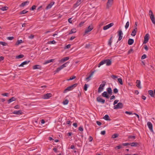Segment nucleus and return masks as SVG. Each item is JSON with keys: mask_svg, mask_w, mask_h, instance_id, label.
Masks as SVG:
<instances>
[{"mask_svg": "<svg viewBox=\"0 0 155 155\" xmlns=\"http://www.w3.org/2000/svg\"><path fill=\"white\" fill-rule=\"evenodd\" d=\"M106 133V131L105 130H103V131H101V134L102 135H104V134H105Z\"/></svg>", "mask_w": 155, "mask_h": 155, "instance_id": "69168bd1", "label": "nucleus"}, {"mask_svg": "<svg viewBox=\"0 0 155 155\" xmlns=\"http://www.w3.org/2000/svg\"><path fill=\"white\" fill-rule=\"evenodd\" d=\"M147 125L150 130L152 132H153V126L152 123L150 122H149L147 123Z\"/></svg>", "mask_w": 155, "mask_h": 155, "instance_id": "9d476101", "label": "nucleus"}, {"mask_svg": "<svg viewBox=\"0 0 155 155\" xmlns=\"http://www.w3.org/2000/svg\"><path fill=\"white\" fill-rule=\"evenodd\" d=\"M118 82H119L120 84L122 85L123 84V83L122 82V79L121 78H119L118 79Z\"/></svg>", "mask_w": 155, "mask_h": 155, "instance_id": "58836bf2", "label": "nucleus"}, {"mask_svg": "<svg viewBox=\"0 0 155 155\" xmlns=\"http://www.w3.org/2000/svg\"><path fill=\"white\" fill-rule=\"evenodd\" d=\"M28 12V11H26L25 10H23L22 11H21L20 12L19 14L21 15L22 14H25L27 13Z\"/></svg>", "mask_w": 155, "mask_h": 155, "instance_id": "c9c22d12", "label": "nucleus"}, {"mask_svg": "<svg viewBox=\"0 0 155 155\" xmlns=\"http://www.w3.org/2000/svg\"><path fill=\"white\" fill-rule=\"evenodd\" d=\"M30 62V61H25L23 62L25 65L27 64Z\"/></svg>", "mask_w": 155, "mask_h": 155, "instance_id": "5fc2aeb1", "label": "nucleus"}, {"mask_svg": "<svg viewBox=\"0 0 155 155\" xmlns=\"http://www.w3.org/2000/svg\"><path fill=\"white\" fill-rule=\"evenodd\" d=\"M111 77L114 79L117 78V76L115 75H112L111 76Z\"/></svg>", "mask_w": 155, "mask_h": 155, "instance_id": "774afa93", "label": "nucleus"}, {"mask_svg": "<svg viewBox=\"0 0 155 155\" xmlns=\"http://www.w3.org/2000/svg\"><path fill=\"white\" fill-rule=\"evenodd\" d=\"M114 25V23H111L107 25V29L110 28L111 27L113 26Z\"/></svg>", "mask_w": 155, "mask_h": 155, "instance_id": "2f4dec72", "label": "nucleus"}, {"mask_svg": "<svg viewBox=\"0 0 155 155\" xmlns=\"http://www.w3.org/2000/svg\"><path fill=\"white\" fill-rule=\"evenodd\" d=\"M16 100V98L15 97H12L8 100V103L9 104L11 102H12L13 101H15Z\"/></svg>", "mask_w": 155, "mask_h": 155, "instance_id": "a211bd4d", "label": "nucleus"}, {"mask_svg": "<svg viewBox=\"0 0 155 155\" xmlns=\"http://www.w3.org/2000/svg\"><path fill=\"white\" fill-rule=\"evenodd\" d=\"M150 18L151 19L152 22L153 24L155 25V18L154 16L151 17Z\"/></svg>", "mask_w": 155, "mask_h": 155, "instance_id": "bb28decb", "label": "nucleus"}, {"mask_svg": "<svg viewBox=\"0 0 155 155\" xmlns=\"http://www.w3.org/2000/svg\"><path fill=\"white\" fill-rule=\"evenodd\" d=\"M103 97L107 98V91H104L102 94Z\"/></svg>", "mask_w": 155, "mask_h": 155, "instance_id": "c03bdc74", "label": "nucleus"}, {"mask_svg": "<svg viewBox=\"0 0 155 155\" xmlns=\"http://www.w3.org/2000/svg\"><path fill=\"white\" fill-rule=\"evenodd\" d=\"M106 24V23H105V22H102L101 23V24H100L99 26L100 27H101L103 25Z\"/></svg>", "mask_w": 155, "mask_h": 155, "instance_id": "0e129e2a", "label": "nucleus"}, {"mask_svg": "<svg viewBox=\"0 0 155 155\" xmlns=\"http://www.w3.org/2000/svg\"><path fill=\"white\" fill-rule=\"evenodd\" d=\"M119 134H114L112 136V138H115L118 137Z\"/></svg>", "mask_w": 155, "mask_h": 155, "instance_id": "473e14b6", "label": "nucleus"}, {"mask_svg": "<svg viewBox=\"0 0 155 155\" xmlns=\"http://www.w3.org/2000/svg\"><path fill=\"white\" fill-rule=\"evenodd\" d=\"M78 130H79L82 131L83 130V128L82 126H80L78 128Z\"/></svg>", "mask_w": 155, "mask_h": 155, "instance_id": "3c124183", "label": "nucleus"}, {"mask_svg": "<svg viewBox=\"0 0 155 155\" xmlns=\"http://www.w3.org/2000/svg\"><path fill=\"white\" fill-rule=\"evenodd\" d=\"M112 36L109 40L108 41V45H109L110 46L111 45V44L112 41Z\"/></svg>", "mask_w": 155, "mask_h": 155, "instance_id": "72a5a7b5", "label": "nucleus"}, {"mask_svg": "<svg viewBox=\"0 0 155 155\" xmlns=\"http://www.w3.org/2000/svg\"><path fill=\"white\" fill-rule=\"evenodd\" d=\"M129 22L128 21H127L126 24L125 26V27L126 29H127L129 27Z\"/></svg>", "mask_w": 155, "mask_h": 155, "instance_id": "79ce46f5", "label": "nucleus"}, {"mask_svg": "<svg viewBox=\"0 0 155 155\" xmlns=\"http://www.w3.org/2000/svg\"><path fill=\"white\" fill-rule=\"evenodd\" d=\"M136 83L137 84L136 86L139 89L141 88V87L140 86V80H137Z\"/></svg>", "mask_w": 155, "mask_h": 155, "instance_id": "4468645a", "label": "nucleus"}, {"mask_svg": "<svg viewBox=\"0 0 155 155\" xmlns=\"http://www.w3.org/2000/svg\"><path fill=\"white\" fill-rule=\"evenodd\" d=\"M76 32V29L75 28H73L71 30V31L69 33V34H71L73 33H75Z\"/></svg>", "mask_w": 155, "mask_h": 155, "instance_id": "a878e982", "label": "nucleus"}, {"mask_svg": "<svg viewBox=\"0 0 155 155\" xmlns=\"http://www.w3.org/2000/svg\"><path fill=\"white\" fill-rule=\"evenodd\" d=\"M147 57L146 55L143 54L141 57V58L142 59H143Z\"/></svg>", "mask_w": 155, "mask_h": 155, "instance_id": "603ef678", "label": "nucleus"}, {"mask_svg": "<svg viewBox=\"0 0 155 155\" xmlns=\"http://www.w3.org/2000/svg\"><path fill=\"white\" fill-rule=\"evenodd\" d=\"M7 39L9 40H12L14 39L13 37H8L7 38Z\"/></svg>", "mask_w": 155, "mask_h": 155, "instance_id": "13d9d810", "label": "nucleus"}, {"mask_svg": "<svg viewBox=\"0 0 155 155\" xmlns=\"http://www.w3.org/2000/svg\"><path fill=\"white\" fill-rule=\"evenodd\" d=\"M94 71H93L90 74L89 76L86 78V79L88 81H89L90 80V78H91V76L93 75V74L94 73Z\"/></svg>", "mask_w": 155, "mask_h": 155, "instance_id": "5701e85b", "label": "nucleus"}, {"mask_svg": "<svg viewBox=\"0 0 155 155\" xmlns=\"http://www.w3.org/2000/svg\"><path fill=\"white\" fill-rule=\"evenodd\" d=\"M8 8V7L7 6H4L1 8V10L3 11H5L7 10Z\"/></svg>", "mask_w": 155, "mask_h": 155, "instance_id": "f704fd0d", "label": "nucleus"}, {"mask_svg": "<svg viewBox=\"0 0 155 155\" xmlns=\"http://www.w3.org/2000/svg\"><path fill=\"white\" fill-rule=\"evenodd\" d=\"M69 59V57H65L62 59L60 61V62L63 63L66 61L68 60Z\"/></svg>", "mask_w": 155, "mask_h": 155, "instance_id": "dca6fc26", "label": "nucleus"}, {"mask_svg": "<svg viewBox=\"0 0 155 155\" xmlns=\"http://www.w3.org/2000/svg\"><path fill=\"white\" fill-rule=\"evenodd\" d=\"M149 35L148 34H147L144 38V41L143 42V44H146L148 41L149 38Z\"/></svg>", "mask_w": 155, "mask_h": 155, "instance_id": "0eeeda50", "label": "nucleus"}, {"mask_svg": "<svg viewBox=\"0 0 155 155\" xmlns=\"http://www.w3.org/2000/svg\"><path fill=\"white\" fill-rule=\"evenodd\" d=\"M96 123H97V124L99 126H100L102 124L101 122L100 121H96Z\"/></svg>", "mask_w": 155, "mask_h": 155, "instance_id": "680f3d73", "label": "nucleus"}, {"mask_svg": "<svg viewBox=\"0 0 155 155\" xmlns=\"http://www.w3.org/2000/svg\"><path fill=\"white\" fill-rule=\"evenodd\" d=\"M113 0H108L107 2V8H109L111 7L113 5Z\"/></svg>", "mask_w": 155, "mask_h": 155, "instance_id": "39448f33", "label": "nucleus"}, {"mask_svg": "<svg viewBox=\"0 0 155 155\" xmlns=\"http://www.w3.org/2000/svg\"><path fill=\"white\" fill-rule=\"evenodd\" d=\"M118 35L119 36L118 41H120L122 38V35L123 34L122 31L121 30H119L118 31Z\"/></svg>", "mask_w": 155, "mask_h": 155, "instance_id": "20e7f679", "label": "nucleus"}, {"mask_svg": "<svg viewBox=\"0 0 155 155\" xmlns=\"http://www.w3.org/2000/svg\"><path fill=\"white\" fill-rule=\"evenodd\" d=\"M76 78V76H72L69 79H68L67 80L68 81H69L70 80H72L73 79H75Z\"/></svg>", "mask_w": 155, "mask_h": 155, "instance_id": "a18cd8bd", "label": "nucleus"}, {"mask_svg": "<svg viewBox=\"0 0 155 155\" xmlns=\"http://www.w3.org/2000/svg\"><path fill=\"white\" fill-rule=\"evenodd\" d=\"M54 2H51L46 7V9H48L51 8L52 6L54 4Z\"/></svg>", "mask_w": 155, "mask_h": 155, "instance_id": "f8f14e48", "label": "nucleus"}, {"mask_svg": "<svg viewBox=\"0 0 155 155\" xmlns=\"http://www.w3.org/2000/svg\"><path fill=\"white\" fill-rule=\"evenodd\" d=\"M107 93L111 95L112 94V90L110 87L107 88Z\"/></svg>", "mask_w": 155, "mask_h": 155, "instance_id": "4be33fe9", "label": "nucleus"}, {"mask_svg": "<svg viewBox=\"0 0 155 155\" xmlns=\"http://www.w3.org/2000/svg\"><path fill=\"white\" fill-rule=\"evenodd\" d=\"M0 44L2 45L3 46L7 45V43L3 41H0Z\"/></svg>", "mask_w": 155, "mask_h": 155, "instance_id": "ea45409f", "label": "nucleus"}, {"mask_svg": "<svg viewBox=\"0 0 155 155\" xmlns=\"http://www.w3.org/2000/svg\"><path fill=\"white\" fill-rule=\"evenodd\" d=\"M78 85V84L75 83L70 86L68 87L64 91V93H66L67 91H70L73 90L74 88L76 87Z\"/></svg>", "mask_w": 155, "mask_h": 155, "instance_id": "f257e3e1", "label": "nucleus"}, {"mask_svg": "<svg viewBox=\"0 0 155 155\" xmlns=\"http://www.w3.org/2000/svg\"><path fill=\"white\" fill-rule=\"evenodd\" d=\"M149 94L152 97H154V94L153 93V92L152 90H149L148 91Z\"/></svg>", "mask_w": 155, "mask_h": 155, "instance_id": "6ab92c4d", "label": "nucleus"}, {"mask_svg": "<svg viewBox=\"0 0 155 155\" xmlns=\"http://www.w3.org/2000/svg\"><path fill=\"white\" fill-rule=\"evenodd\" d=\"M71 46V45L70 44H68L65 47L64 49H68L70 48Z\"/></svg>", "mask_w": 155, "mask_h": 155, "instance_id": "de8ad7c7", "label": "nucleus"}, {"mask_svg": "<svg viewBox=\"0 0 155 155\" xmlns=\"http://www.w3.org/2000/svg\"><path fill=\"white\" fill-rule=\"evenodd\" d=\"M104 88H102L101 87H99L98 89V93H101L103 90Z\"/></svg>", "mask_w": 155, "mask_h": 155, "instance_id": "37998d69", "label": "nucleus"}, {"mask_svg": "<svg viewBox=\"0 0 155 155\" xmlns=\"http://www.w3.org/2000/svg\"><path fill=\"white\" fill-rule=\"evenodd\" d=\"M93 29V26L91 24L87 28L85 31V34H86L88 32L91 31Z\"/></svg>", "mask_w": 155, "mask_h": 155, "instance_id": "f03ea898", "label": "nucleus"}, {"mask_svg": "<svg viewBox=\"0 0 155 155\" xmlns=\"http://www.w3.org/2000/svg\"><path fill=\"white\" fill-rule=\"evenodd\" d=\"M97 101L98 102L102 104H104L105 102V100L102 99L100 97H98L97 98Z\"/></svg>", "mask_w": 155, "mask_h": 155, "instance_id": "6e6552de", "label": "nucleus"}, {"mask_svg": "<svg viewBox=\"0 0 155 155\" xmlns=\"http://www.w3.org/2000/svg\"><path fill=\"white\" fill-rule=\"evenodd\" d=\"M122 148V146L120 145H119V146H116L115 147V149L117 148L118 149H119L120 148Z\"/></svg>", "mask_w": 155, "mask_h": 155, "instance_id": "4d7b16f0", "label": "nucleus"}, {"mask_svg": "<svg viewBox=\"0 0 155 155\" xmlns=\"http://www.w3.org/2000/svg\"><path fill=\"white\" fill-rule=\"evenodd\" d=\"M137 32H136V31L133 30L131 34V35L133 36H134L136 35Z\"/></svg>", "mask_w": 155, "mask_h": 155, "instance_id": "e433bc0d", "label": "nucleus"}, {"mask_svg": "<svg viewBox=\"0 0 155 155\" xmlns=\"http://www.w3.org/2000/svg\"><path fill=\"white\" fill-rule=\"evenodd\" d=\"M69 102V101L68 100L66 99L63 102V104L64 105L67 104Z\"/></svg>", "mask_w": 155, "mask_h": 155, "instance_id": "a19ab883", "label": "nucleus"}, {"mask_svg": "<svg viewBox=\"0 0 155 155\" xmlns=\"http://www.w3.org/2000/svg\"><path fill=\"white\" fill-rule=\"evenodd\" d=\"M149 15H150V17L154 16L152 11L150 10H149Z\"/></svg>", "mask_w": 155, "mask_h": 155, "instance_id": "4c0bfd02", "label": "nucleus"}, {"mask_svg": "<svg viewBox=\"0 0 155 155\" xmlns=\"http://www.w3.org/2000/svg\"><path fill=\"white\" fill-rule=\"evenodd\" d=\"M83 1V0H78L74 5V7L75 8L79 6Z\"/></svg>", "mask_w": 155, "mask_h": 155, "instance_id": "1a4fd4ad", "label": "nucleus"}, {"mask_svg": "<svg viewBox=\"0 0 155 155\" xmlns=\"http://www.w3.org/2000/svg\"><path fill=\"white\" fill-rule=\"evenodd\" d=\"M112 60L111 59H107V66H110L111 64Z\"/></svg>", "mask_w": 155, "mask_h": 155, "instance_id": "c85d7f7f", "label": "nucleus"}, {"mask_svg": "<svg viewBox=\"0 0 155 155\" xmlns=\"http://www.w3.org/2000/svg\"><path fill=\"white\" fill-rule=\"evenodd\" d=\"M28 38L31 39H33L34 38V35H31L30 36H29Z\"/></svg>", "mask_w": 155, "mask_h": 155, "instance_id": "338daca9", "label": "nucleus"}, {"mask_svg": "<svg viewBox=\"0 0 155 155\" xmlns=\"http://www.w3.org/2000/svg\"><path fill=\"white\" fill-rule=\"evenodd\" d=\"M56 43V42L54 40H53L52 41H50L49 43L51 44H54Z\"/></svg>", "mask_w": 155, "mask_h": 155, "instance_id": "e2e57ef3", "label": "nucleus"}, {"mask_svg": "<svg viewBox=\"0 0 155 155\" xmlns=\"http://www.w3.org/2000/svg\"><path fill=\"white\" fill-rule=\"evenodd\" d=\"M24 57V55L22 54H20L16 57V59H20L23 58Z\"/></svg>", "mask_w": 155, "mask_h": 155, "instance_id": "7c9ffc66", "label": "nucleus"}, {"mask_svg": "<svg viewBox=\"0 0 155 155\" xmlns=\"http://www.w3.org/2000/svg\"><path fill=\"white\" fill-rule=\"evenodd\" d=\"M135 137L134 136H130L128 137V138H133L135 139Z\"/></svg>", "mask_w": 155, "mask_h": 155, "instance_id": "bf43d9fd", "label": "nucleus"}, {"mask_svg": "<svg viewBox=\"0 0 155 155\" xmlns=\"http://www.w3.org/2000/svg\"><path fill=\"white\" fill-rule=\"evenodd\" d=\"M52 96V94L51 93H47L45 94L43 96V98L45 99L49 98Z\"/></svg>", "mask_w": 155, "mask_h": 155, "instance_id": "423d86ee", "label": "nucleus"}, {"mask_svg": "<svg viewBox=\"0 0 155 155\" xmlns=\"http://www.w3.org/2000/svg\"><path fill=\"white\" fill-rule=\"evenodd\" d=\"M93 139V137L91 136H90L89 137V138H88V140H89L90 142H91L92 141V140Z\"/></svg>", "mask_w": 155, "mask_h": 155, "instance_id": "052dcab7", "label": "nucleus"}, {"mask_svg": "<svg viewBox=\"0 0 155 155\" xmlns=\"http://www.w3.org/2000/svg\"><path fill=\"white\" fill-rule=\"evenodd\" d=\"M29 2L28 1L22 2L21 4L20 5V7H24L25 5H26L27 4L29 3Z\"/></svg>", "mask_w": 155, "mask_h": 155, "instance_id": "aec40b11", "label": "nucleus"}, {"mask_svg": "<svg viewBox=\"0 0 155 155\" xmlns=\"http://www.w3.org/2000/svg\"><path fill=\"white\" fill-rule=\"evenodd\" d=\"M118 92V89L116 88H115L114 89V92L115 94H117Z\"/></svg>", "mask_w": 155, "mask_h": 155, "instance_id": "8fccbe9b", "label": "nucleus"}, {"mask_svg": "<svg viewBox=\"0 0 155 155\" xmlns=\"http://www.w3.org/2000/svg\"><path fill=\"white\" fill-rule=\"evenodd\" d=\"M40 68V65H36L33 66V69H39Z\"/></svg>", "mask_w": 155, "mask_h": 155, "instance_id": "cd10ccee", "label": "nucleus"}, {"mask_svg": "<svg viewBox=\"0 0 155 155\" xmlns=\"http://www.w3.org/2000/svg\"><path fill=\"white\" fill-rule=\"evenodd\" d=\"M23 41L21 40H18L17 41L16 43H15V45H18L20 44H21V43H23Z\"/></svg>", "mask_w": 155, "mask_h": 155, "instance_id": "b1692460", "label": "nucleus"}, {"mask_svg": "<svg viewBox=\"0 0 155 155\" xmlns=\"http://www.w3.org/2000/svg\"><path fill=\"white\" fill-rule=\"evenodd\" d=\"M102 84L100 85L99 87H101L102 88H104V87L105 85L106 82L105 81H103L102 82Z\"/></svg>", "mask_w": 155, "mask_h": 155, "instance_id": "393cba45", "label": "nucleus"}, {"mask_svg": "<svg viewBox=\"0 0 155 155\" xmlns=\"http://www.w3.org/2000/svg\"><path fill=\"white\" fill-rule=\"evenodd\" d=\"M36 7V6L35 5H33L31 8H30V10H34L35 9V8Z\"/></svg>", "mask_w": 155, "mask_h": 155, "instance_id": "49530a36", "label": "nucleus"}, {"mask_svg": "<svg viewBox=\"0 0 155 155\" xmlns=\"http://www.w3.org/2000/svg\"><path fill=\"white\" fill-rule=\"evenodd\" d=\"M123 104L122 103L119 102L117 104L114 106V109H116L119 108H121L123 107Z\"/></svg>", "mask_w": 155, "mask_h": 155, "instance_id": "7ed1b4c3", "label": "nucleus"}, {"mask_svg": "<svg viewBox=\"0 0 155 155\" xmlns=\"http://www.w3.org/2000/svg\"><path fill=\"white\" fill-rule=\"evenodd\" d=\"M107 64V59L101 61L98 64V67H100L101 65L105 64Z\"/></svg>", "mask_w": 155, "mask_h": 155, "instance_id": "9b49d317", "label": "nucleus"}, {"mask_svg": "<svg viewBox=\"0 0 155 155\" xmlns=\"http://www.w3.org/2000/svg\"><path fill=\"white\" fill-rule=\"evenodd\" d=\"M130 144L132 147H137L139 145V143L137 142H132L130 143Z\"/></svg>", "mask_w": 155, "mask_h": 155, "instance_id": "2eb2a0df", "label": "nucleus"}, {"mask_svg": "<svg viewBox=\"0 0 155 155\" xmlns=\"http://www.w3.org/2000/svg\"><path fill=\"white\" fill-rule=\"evenodd\" d=\"M69 62H67L64 64H62V65L63 67V68L65 67L66 66V64H68L69 63Z\"/></svg>", "mask_w": 155, "mask_h": 155, "instance_id": "864d4df0", "label": "nucleus"}, {"mask_svg": "<svg viewBox=\"0 0 155 155\" xmlns=\"http://www.w3.org/2000/svg\"><path fill=\"white\" fill-rule=\"evenodd\" d=\"M64 68L62 65L60 67H58L57 68V69L55 70V72L56 73L60 71L62 69Z\"/></svg>", "mask_w": 155, "mask_h": 155, "instance_id": "412c9836", "label": "nucleus"}, {"mask_svg": "<svg viewBox=\"0 0 155 155\" xmlns=\"http://www.w3.org/2000/svg\"><path fill=\"white\" fill-rule=\"evenodd\" d=\"M13 114H22L23 112H22V111L21 110H18V111H14L13 112Z\"/></svg>", "mask_w": 155, "mask_h": 155, "instance_id": "ddd939ff", "label": "nucleus"}, {"mask_svg": "<svg viewBox=\"0 0 155 155\" xmlns=\"http://www.w3.org/2000/svg\"><path fill=\"white\" fill-rule=\"evenodd\" d=\"M87 84H85L84 86V90L85 91H86L87 90Z\"/></svg>", "mask_w": 155, "mask_h": 155, "instance_id": "09e8293b", "label": "nucleus"}, {"mask_svg": "<svg viewBox=\"0 0 155 155\" xmlns=\"http://www.w3.org/2000/svg\"><path fill=\"white\" fill-rule=\"evenodd\" d=\"M125 113L126 114H129V115H131V114H133L132 113V112H129V111H126L125 112Z\"/></svg>", "mask_w": 155, "mask_h": 155, "instance_id": "6e6d98bb", "label": "nucleus"}, {"mask_svg": "<svg viewBox=\"0 0 155 155\" xmlns=\"http://www.w3.org/2000/svg\"><path fill=\"white\" fill-rule=\"evenodd\" d=\"M134 42V40L133 39L130 38L129 39L128 41V44L129 45H131L133 44Z\"/></svg>", "mask_w": 155, "mask_h": 155, "instance_id": "f3484780", "label": "nucleus"}, {"mask_svg": "<svg viewBox=\"0 0 155 155\" xmlns=\"http://www.w3.org/2000/svg\"><path fill=\"white\" fill-rule=\"evenodd\" d=\"M54 60V59H50V60H47L45 62V63H44V64H47L48 63H50V62H52Z\"/></svg>", "mask_w": 155, "mask_h": 155, "instance_id": "c756f323", "label": "nucleus"}]
</instances>
